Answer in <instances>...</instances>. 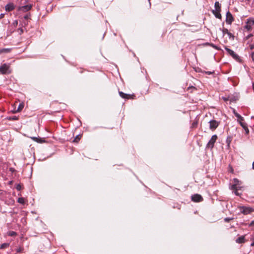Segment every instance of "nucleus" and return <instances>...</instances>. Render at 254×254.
<instances>
[{
  "label": "nucleus",
  "mask_w": 254,
  "mask_h": 254,
  "mask_svg": "<svg viewBox=\"0 0 254 254\" xmlns=\"http://www.w3.org/2000/svg\"><path fill=\"white\" fill-rule=\"evenodd\" d=\"M254 25V18H250L247 20L246 25L245 26V28L248 31L252 30V26Z\"/></svg>",
  "instance_id": "obj_1"
},
{
  "label": "nucleus",
  "mask_w": 254,
  "mask_h": 254,
  "mask_svg": "<svg viewBox=\"0 0 254 254\" xmlns=\"http://www.w3.org/2000/svg\"><path fill=\"white\" fill-rule=\"evenodd\" d=\"M209 128L212 130H214L219 126V122L216 120H211L209 122Z\"/></svg>",
  "instance_id": "obj_2"
},
{
  "label": "nucleus",
  "mask_w": 254,
  "mask_h": 254,
  "mask_svg": "<svg viewBox=\"0 0 254 254\" xmlns=\"http://www.w3.org/2000/svg\"><path fill=\"white\" fill-rule=\"evenodd\" d=\"M9 66L7 65L6 64H3L1 66H0V73L2 74L9 73L10 71H9Z\"/></svg>",
  "instance_id": "obj_3"
},
{
  "label": "nucleus",
  "mask_w": 254,
  "mask_h": 254,
  "mask_svg": "<svg viewBox=\"0 0 254 254\" xmlns=\"http://www.w3.org/2000/svg\"><path fill=\"white\" fill-rule=\"evenodd\" d=\"M217 139V136L216 134L212 135L210 140L207 144V147H210L211 148H213Z\"/></svg>",
  "instance_id": "obj_4"
},
{
  "label": "nucleus",
  "mask_w": 254,
  "mask_h": 254,
  "mask_svg": "<svg viewBox=\"0 0 254 254\" xmlns=\"http://www.w3.org/2000/svg\"><path fill=\"white\" fill-rule=\"evenodd\" d=\"M241 212L244 214H248L254 211V209L251 207H241L240 208Z\"/></svg>",
  "instance_id": "obj_5"
},
{
  "label": "nucleus",
  "mask_w": 254,
  "mask_h": 254,
  "mask_svg": "<svg viewBox=\"0 0 254 254\" xmlns=\"http://www.w3.org/2000/svg\"><path fill=\"white\" fill-rule=\"evenodd\" d=\"M191 200L194 202H200L203 200V198L201 195L195 194L191 196Z\"/></svg>",
  "instance_id": "obj_6"
},
{
  "label": "nucleus",
  "mask_w": 254,
  "mask_h": 254,
  "mask_svg": "<svg viewBox=\"0 0 254 254\" xmlns=\"http://www.w3.org/2000/svg\"><path fill=\"white\" fill-rule=\"evenodd\" d=\"M234 18L232 14L229 11H228L226 13V22L228 24H231L233 21Z\"/></svg>",
  "instance_id": "obj_7"
},
{
  "label": "nucleus",
  "mask_w": 254,
  "mask_h": 254,
  "mask_svg": "<svg viewBox=\"0 0 254 254\" xmlns=\"http://www.w3.org/2000/svg\"><path fill=\"white\" fill-rule=\"evenodd\" d=\"M31 7V4H27L22 6H19L18 8V10L23 12H26L30 10Z\"/></svg>",
  "instance_id": "obj_8"
},
{
  "label": "nucleus",
  "mask_w": 254,
  "mask_h": 254,
  "mask_svg": "<svg viewBox=\"0 0 254 254\" xmlns=\"http://www.w3.org/2000/svg\"><path fill=\"white\" fill-rule=\"evenodd\" d=\"M225 49L234 59H237L239 58L238 55L236 54L233 50L229 49L227 47H225Z\"/></svg>",
  "instance_id": "obj_9"
},
{
  "label": "nucleus",
  "mask_w": 254,
  "mask_h": 254,
  "mask_svg": "<svg viewBox=\"0 0 254 254\" xmlns=\"http://www.w3.org/2000/svg\"><path fill=\"white\" fill-rule=\"evenodd\" d=\"M15 8V5L13 3H8L5 6V9L6 11H10Z\"/></svg>",
  "instance_id": "obj_10"
},
{
  "label": "nucleus",
  "mask_w": 254,
  "mask_h": 254,
  "mask_svg": "<svg viewBox=\"0 0 254 254\" xmlns=\"http://www.w3.org/2000/svg\"><path fill=\"white\" fill-rule=\"evenodd\" d=\"M222 32L223 34V35L227 34L229 36V38H232V39H234V36L232 33H231L230 32H229L227 28H223L222 30Z\"/></svg>",
  "instance_id": "obj_11"
},
{
  "label": "nucleus",
  "mask_w": 254,
  "mask_h": 254,
  "mask_svg": "<svg viewBox=\"0 0 254 254\" xmlns=\"http://www.w3.org/2000/svg\"><path fill=\"white\" fill-rule=\"evenodd\" d=\"M31 138L34 141H36L38 143H43L45 141V140L44 139L38 138L36 137H31Z\"/></svg>",
  "instance_id": "obj_12"
},
{
  "label": "nucleus",
  "mask_w": 254,
  "mask_h": 254,
  "mask_svg": "<svg viewBox=\"0 0 254 254\" xmlns=\"http://www.w3.org/2000/svg\"><path fill=\"white\" fill-rule=\"evenodd\" d=\"M119 94L122 98L124 99H129L131 96L130 95L124 93L122 91H119Z\"/></svg>",
  "instance_id": "obj_13"
},
{
  "label": "nucleus",
  "mask_w": 254,
  "mask_h": 254,
  "mask_svg": "<svg viewBox=\"0 0 254 254\" xmlns=\"http://www.w3.org/2000/svg\"><path fill=\"white\" fill-rule=\"evenodd\" d=\"M236 242L239 244H242L245 243V236H241L236 240Z\"/></svg>",
  "instance_id": "obj_14"
},
{
  "label": "nucleus",
  "mask_w": 254,
  "mask_h": 254,
  "mask_svg": "<svg viewBox=\"0 0 254 254\" xmlns=\"http://www.w3.org/2000/svg\"><path fill=\"white\" fill-rule=\"evenodd\" d=\"M11 50V49L10 48L0 49V54L9 53L10 52Z\"/></svg>",
  "instance_id": "obj_15"
},
{
  "label": "nucleus",
  "mask_w": 254,
  "mask_h": 254,
  "mask_svg": "<svg viewBox=\"0 0 254 254\" xmlns=\"http://www.w3.org/2000/svg\"><path fill=\"white\" fill-rule=\"evenodd\" d=\"M213 13L215 15L216 18L219 19H220L221 18L220 11L213 10Z\"/></svg>",
  "instance_id": "obj_16"
},
{
  "label": "nucleus",
  "mask_w": 254,
  "mask_h": 254,
  "mask_svg": "<svg viewBox=\"0 0 254 254\" xmlns=\"http://www.w3.org/2000/svg\"><path fill=\"white\" fill-rule=\"evenodd\" d=\"M214 6H215V10H217V11L221 10V7H220V4L218 1H216L215 2Z\"/></svg>",
  "instance_id": "obj_17"
},
{
  "label": "nucleus",
  "mask_w": 254,
  "mask_h": 254,
  "mask_svg": "<svg viewBox=\"0 0 254 254\" xmlns=\"http://www.w3.org/2000/svg\"><path fill=\"white\" fill-rule=\"evenodd\" d=\"M235 115L236 117L238 118V121L240 122V121H244V118L242 117L240 115H239V114L237 113H235Z\"/></svg>",
  "instance_id": "obj_18"
},
{
  "label": "nucleus",
  "mask_w": 254,
  "mask_h": 254,
  "mask_svg": "<svg viewBox=\"0 0 254 254\" xmlns=\"http://www.w3.org/2000/svg\"><path fill=\"white\" fill-rule=\"evenodd\" d=\"M231 189L233 190L240 189V187L238 186V184H234L231 186Z\"/></svg>",
  "instance_id": "obj_19"
},
{
  "label": "nucleus",
  "mask_w": 254,
  "mask_h": 254,
  "mask_svg": "<svg viewBox=\"0 0 254 254\" xmlns=\"http://www.w3.org/2000/svg\"><path fill=\"white\" fill-rule=\"evenodd\" d=\"M9 246V244L7 243H3L0 245V249H4L8 248Z\"/></svg>",
  "instance_id": "obj_20"
},
{
  "label": "nucleus",
  "mask_w": 254,
  "mask_h": 254,
  "mask_svg": "<svg viewBox=\"0 0 254 254\" xmlns=\"http://www.w3.org/2000/svg\"><path fill=\"white\" fill-rule=\"evenodd\" d=\"M23 107H24V105L23 103L19 104V105L15 112H18L21 111L22 110V109L23 108Z\"/></svg>",
  "instance_id": "obj_21"
},
{
  "label": "nucleus",
  "mask_w": 254,
  "mask_h": 254,
  "mask_svg": "<svg viewBox=\"0 0 254 254\" xmlns=\"http://www.w3.org/2000/svg\"><path fill=\"white\" fill-rule=\"evenodd\" d=\"M239 123L244 129L248 127L247 124L244 121H240Z\"/></svg>",
  "instance_id": "obj_22"
},
{
  "label": "nucleus",
  "mask_w": 254,
  "mask_h": 254,
  "mask_svg": "<svg viewBox=\"0 0 254 254\" xmlns=\"http://www.w3.org/2000/svg\"><path fill=\"white\" fill-rule=\"evenodd\" d=\"M8 235L12 237L15 236L16 235V233L14 231H9L8 233Z\"/></svg>",
  "instance_id": "obj_23"
},
{
  "label": "nucleus",
  "mask_w": 254,
  "mask_h": 254,
  "mask_svg": "<svg viewBox=\"0 0 254 254\" xmlns=\"http://www.w3.org/2000/svg\"><path fill=\"white\" fill-rule=\"evenodd\" d=\"M80 139V135H76L75 138L73 140V142H78Z\"/></svg>",
  "instance_id": "obj_24"
},
{
  "label": "nucleus",
  "mask_w": 254,
  "mask_h": 254,
  "mask_svg": "<svg viewBox=\"0 0 254 254\" xmlns=\"http://www.w3.org/2000/svg\"><path fill=\"white\" fill-rule=\"evenodd\" d=\"M18 202L21 204L24 203V199L23 197H20L18 199Z\"/></svg>",
  "instance_id": "obj_25"
},
{
  "label": "nucleus",
  "mask_w": 254,
  "mask_h": 254,
  "mask_svg": "<svg viewBox=\"0 0 254 254\" xmlns=\"http://www.w3.org/2000/svg\"><path fill=\"white\" fill-rule=\"evenodd\" d=\"M233 181H234V184H238V186H239V181L238 179L235 178L233 179Z\"/></svg>",
  "instance_id": "obj_26"
},
{
  "label": "nucleus",
  "mask_w": 254,
  "mask_h": 254,
  "mask_svg": "<svg viewBox=\"0 0 254 254\" xmlns=\"http://www.w3.org/2000/svg\"><path fill=\"white\" fill-rule=\"evenodd\" d=\"M233 219V218H225L224 219V221L226 222H228L229 221H230L231 220H232Z\"/></svg>",
  "instance_id": "obj_27"
},
{
  "label": "nucleus",
  "mask_w": 254,
  "mask_h": 254,
  "mask_svg": "<svg viewBox=\"0 0 254 254\" xmlns=\"http://www.w3.org/2000/svg\"><path fill=\"white\" fill-rule=\"evenodd\" d=\"M21 186L19 185V184H18L16 187V189H17V190H21Z\"/></svg>",
  "instance_id": "obj_28"
},
{
  "label": "nucleus",
  "mask_w": 254,
  "mask_h": 254,
  "mask_svg": "<svg viewBox=\"0 0 254 254\" xmlns=\"http://www.w3.org/2000/svg\"><path fill=\"white\" fill-rule=\"evenodd\" d=\"M9 170L10 172H11L12 173L15 172L16 171L13 168H10L9 169Z\"/></svg>",
  "instance_id": "obj_29"
},
{
  "label": "nucleus",
  "mask_w": 254,
  "mask_h": 254,
  "mask_svg": "<svg viewBox=\"0 0 254 254\" xmlns=\"http://www.w3.org/2000/svg\"><path fill=\"white\" fill-rule=\"evenodd\" d=\"M246 132V134H248L249 133V130L248 127L244 129Z\"/></svg>",
  "instance_id": "obj_30"
},
{
  "label": "nucleus",
  "mask_w": 254,
  "mask_h": 254,
  "mask_svg": "<svg viewBox=\"0 0 254 254\" xmlns=\"http://www.w3.org/2000/svg\"><path fill=\"white\" fill-rule=\"evenodd\" d=\"M234 193H235V194L236 195H240V194L238 192V190H234Z\"/></svg>",
  "instance_id": "obj_31"
},
{
  "label": "nucleus",
  "mask_w": 254,
  "mask_h": 254,
  "mask_svg": "<svg viewBox=\"0 0 254 254\" xmlns=\"http://www.w3.org/2000/svg\"><path fill=\"white\" fill-rule=\"evenodd\" d=\"M251 58L253 61L254 62V51L251 54Z\"/></svg>",
  "instance_id": "obj_32"
},
{
  "label": "nucleus",
  "mask_w": 254,
  "mask_h": 254,
  "mask_svg": "<svg viewBox=\"0 0 254 254\" xmlns=\"http://www.w3.org/2000/svg\"><path fill=\"white\" fill-rule=\"evenodd\" d=\"M249 226L250 227L254 226V220L252 221L249 224Z\"/></svg>",
  "instance_id": "obj_33"
},
{
  "label": "nucleus",
  "mask_w": 254,
  "mask_h": 254,
  "mask_svg": "<svg viewBox=\"0 0 254 254\" xmlns=\"http://www.w3.org/2000/svg\"><path fill=\"white\" fill-rule=\"evenodd\" d=\"M13 24L14 26H17V24H18V21L17 20H15L13 22Z\"/></svg>",
  "instance_id": "obj_34"
},
{
  "label": "nucleus",
  "mask_w": 254,
  "mask_h": 254,
  "mask_svg": "<svg viewBox=\"0 0 254 254\" xmlns=\"http://www.w3.org/2000/svg\"><path fill=\"white\" fill-rule=\"evenodd\" d=\"M250 48L251 50H253L254 49V45L252 44L250 46Z\"/></svg>",
  "instance_id": "obj_35"
},
{
  "label": "nucleus",
  "mask_w": 254,
  "mask_h": 254,
  "mask_svg": "<svg viewBox=\"0 0 254 254\" xmlns=\"http://www.w3.org/2000/svg\"><path fill=\"white\" fill-rule=\"evenodd\" d=\"M29 18V15L27 14L24 16L25 19H28Z\"/></svg>",
  "instance_id": "obj_36"
},
{
  "label": "nucleus",
  "mask_w": 254,
  "mask_h": 254,
  "mask_svg": "<svg viewBox=\"0 0 254 254\" xmlns=\"http://www.w3.org/2000/svg\"><path fill=\"white\" fill-rule=\"evenodd\" d=\"M213 72H214L213 71V72H211V71H207V72H206V73L207 74H208V75L211 74H212Z\"/></svg>",
  "instance_id": "obj_37"
},
{
  "label": "nucleus",
  "mask_w": 254,
  "mask_h": 254,
  "mask_svg": "<svg viewBox=\"0 0 254 254\" xmlns=\"http://www.w3.org/2000/svg\"><path fill=\"white\" fill-rule=\"evenodd\" d=\"M211 46H212V47L214 48H215V49H218V48H217V47L216 46H215V45H213V44H212V45H211Z\"/></svg>",
  "instance_id": "obj_38"
},
{
  "label": "nucleus",
  "mask_w": 254,
  "mask_h": 254,
  "mask_svg": "<svg viewBox=\"0 0 254 254\" xmlns=\"http://www.w3.org/2000/svg\"><path fill=\"white\" fill-rule=\"evenodd\" d=\"M4 14L3 13H1L0 14V19L4 17Z\"/></svg>",
  "instance_id": "obj_39"
},
{
  "label": "nucleus",
  "mask_w": 254,
  "mask_h": 254,
  "mask_svg": "<svg viewBox=\"0 0 254 254\" xmlns=\"http://www.w3.org/2000/svg\"><path fill=\"white\" fill-rule=\"evenodd\" d=\"M11 119L13 120H17V118L16 117H15V116H14L13 117H12L11 118Z\"/></svg>",
  "instance_id": "obj_40"
},
{
  "label": "nucleus",
  "mask_w": 254,
  "mask_h": 254,
  "mask_svg": "<svg viewBox=\"0 0 254 254\" xmlns=\"http://www.w3.org/2000/svg\"><path fill=\"white\" fill-rule=\"evenodd\" d=\"M252 34H250V35H248V36L247 37V39H248L249 38H250V37H251V36H252Z\"/></svg>",
  "instance_id": "obj_41"
},
{
  "label": "nucleus",
  "mask_w": 254,
  "mask_h": 254,
  "mask_svg": "<svg viewBox=\"0 0 254 254\" xmlns=\"http://www.w3.org/2000/svg\"><path fill=\"white\" fill-rule=\"evenodd\" d=\"M251 246L252 247L254 246V242H253L252 243H251Z\"/></svg>",
  "instance_id": "obj_42"
},
{
  "label": "nucleus",
  "mask_w": 254,
  "mask_h": 254,
  "mask_svg": "<svg viewBox=\"0 0 254 254\" xmlns=\"http://www.w3.org/2000/svg\"><path fill=\"white\" fill-rule=\"evenodd\" d=\"M251 239H252V240L254 241V235L253 236H252Z\"/></svg>",
  "instance_id": "obj_43"
},
{
  "label": "nucleus",
  "mask_w": 254,
  "mask_h": 254,
  "mask_svg": "<svg viewBox=\"0 0 254 254\" xmlns=\"http://www.w3.org/2000/svg\"><path fill=\"white\" fill-rule=\"evenodd\" d=\"M253 169H254V161L253 163Z\"/></svg>",
  "instance_id": "obj_44"
},
{
  "label": "nucleus",
  "mask_w": 254,
  "mask_h": 254,
  "mask_svg": "<svg viewBox=\"0 0 254 254\" xmlns=\"http://www.w3.org/2000/svg\"><path fill=\"white\" fill-rule=\"evenodd\" d=\"M148 0L149 1V6H151L150 0Z\"/></svg>",
  "instance_id": "obj_45"
},
{
  "label": "nucleus",
  "mask_w": 254,
  "mask_h": 254,
  "mask_svg": "<svg viewBox=\"0 0 254 254\" xmlns=\"http://www.w3.org/2000/svg\"><path fill=\"white\" fill-rule=\"evenodd\" d=\"M223 99L225 100V101H227L228 100V99L226 98H223Z\"/></svg>",
  "instance_id": "obj_46"
},
{
  "label": "nucleus",
  "mask_w": 254,
  "mask_h": 254,
  "mask_svg": "<svg viewBox=\"0 0 254 254\" xmlns=\"http://www.w3.org/2000/svg\"><path fill=\"white\" fill-rule=\"evenodd\" d=\"M20 30L21 32L22 33L23 32V29L22 28H21V29H20Z\"/></svg>",
  "instance_id": "obj_47"
}]
</instances>
